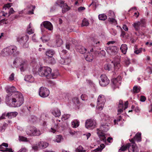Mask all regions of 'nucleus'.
Listing matches in <instances>:
<instances>
[{
	"label": "nucleus",
	"mask_w": 152,
	"mask_h": 152,
	"mask_svg": "<svg viewBox=\"0 0 152 152\" xmlns=\"http://www.w3.org/2000/svg\"><path fill=\"white\" fill-rule=\"evenodd\" d=\"M98 17L99 19L102 20H104L107 19V16L104 14L99 15Z\"/></svg>",
	"instance_id": "obj_40"
},
{
	"label": "nucleus",
	"mask_w": 152,
	"mask_h": 152,
	"mask_svg": "<svg viewBox=\"0 0 152 152\" xmlns=\"http://www.w3.org/2000/svg\"><path fill=\"white\" fill-rule=\"evenodd\" d=\"M141 133H137L135 135L134 138V140L137 142H140L141 141Z\"/></svg>",
	"instance_id": "obj_35"
},
{
	"label": "nucleus",
	"mask_w": 152,
	"mask_h": 152,
	"mask_svg": "<svg viewBox=\"0 0 152 152\" xmlns=\"http://www.w3.org/2000/svg\"><path fill=\"white\" fill-rule=\"evenodd\" d=\"M63 139L62 136L60 135L56 136V138L53 140L55 142H56L58 143L60 142L61 140Z\"/></svg>",
	"instance_id": "obj_38"
},
{
	"label": "nucleus",
	"mask_w": 152,
	"mask_h": 152,
	"mask_svg": "<svg viewBox=\"0 0 152 152\" xmlns=\"http://www.w3.org/2000/svg\"><path fill=\"white\" fill-rule=\"evenodd\" d=\"M2 52L6 55H16L19 53L17 50V47L15 45H11L4 48Z\"/></svg>",
	"instance_id": "obj_5"
},
{
	"label": "nucleus",
	"mask_w": 152,
	"mask_h": 152,
	"mask_svg": "<svg viewBox=\"0 0 152 152\" xmlns=\"http://www.w3.org/2000/svg\"><path fill=\"white\" fill-rule=\"evenodd\" d=\"M18 114L17 112H8L6 114L5 116H7L9 118L11 119L15 117Z\"/></svg>",
	"instance_id": "obj_27"
},
{
	"label": "nucleus",
	"mask_w": 152,
	"mask_h": 152,
	"mask_svg": "<svg viewBox=\"0 0 152 152\" xmlns=\"http://www.w3.org/2000/svg\"><path fill=\"white\" fill-rule=\"evenodd\" d=\"M49 61L48 62L51 64H54L56 63V61L55 59L53 58H50L49 59Z\"/></svg>",
	"instance_id": "obj_50"
},
{
	"label": "nucleus",
	"mask_w": 152,
	"mask_h": 152,
	"mask_svg": "<svg viewBox=\"0 0 152 152\" xmlns=\"http://www.w3.org/2000/svg\"><path fill=\"white\" fill-rule=\"evenodd\" d=\"M39 92V96L42 98L48 97L50 94L49 90L47 88L43 87L40 88Z\"/></svg>",
	"instance_id": "obj_9"
},
{
	"label": "nucleus",
	"mask_w": 152,
	"mask_h": 152,
	"mask_svg": "<svg viewBox=\"0 0 152 152\" xmlns=\"http://www.w3.org/2000/svg\"><path fill=\"white\" fill-rule=\"evenodd\" d=\"M27 151L28 150L27 148L23 146H22L19 151V152H27Z\"/></svg>",
	"instance_id": "obj_51"
},
{
	"label": "nucleus",
	"mask_w": 152,
	"mask_h": 152,
	"mask_svg": "<svg viewBox=\"0 0 152 152\" xmlns=\"http://www.w3.org/2000/svg\"><path fill=\"white\" fill-rule=\"evenodd\" d=\"M56 4L61 7H62V12L63 13L68 11L70 9L67 4L66 3H64V2L63 1L57 0L56 2Z\"/></svg>",
	"instance_id": "obj_10"
},
{
	"label": "nucleus",
	"mask_w": 152,
	"mask_h": 152,
	"mask_svg": "<svg viewBox=\"0 0 152 152\" xmlns=\"http://www.w3.org/2000/svg\"><path fill=\"white\" fill-rule=\"evenodd\" d=\"M129 152H138L139 150L138 147L134 143L132 145L130 144L129 147Z\"/></svg>",
	"instance_id": "obj_21"
},
{
	"label": "nucleus",
	"mask_w": 152,
	"mask_h": 152,
	"mask_svg": "<svg viewBox=\"0 0 152 152\" xmlns=\"http://www.w3.org/2000/svg\"><path fill=\"white\" fill-rule=\"evenodd\" d=\"M24 80L27 82L32 83L34 81L33 77L31 75H26L24 79Z\"/></svg>",
	"instance_id": "obj_28"
},
{
	"label": "nucleus",
	"mask_w": 152,
	"mask_h": 152,
	"mask_svg": "<svg viewBox=\"0 0 152 152\" xmlns=\"http://www.w3.org/2000/svg\"><path fill=\"white\" fill-rule=\"evenodd\" d=\"M88 52L86 53L84 55L85 59L88 61H91L94 59L92 53H91L89 50L88 49Z\"/></svg>",
	"instance_id": "obj_19"
},
{
	"label": "nucleus",
	"mask_w": 152,
	"mask_h": 152,
	"mask_svg": "<svg viewBox=\"0 0 152 152\" xmlns=\"http://www.w3.org/2000/svg\"><path fill=\"white\" fill-rule=\"evenodd\" d=\"M83 148L82 146L80 145L77 147L75 150L76 152H85V151L83 150Z\"/></svg>",
	"instance_id": "obj_46"
},
{
	"label": "nucleus",
	"mask_w": 152,
	"mask_h": 152,
	"mask_svg": "<svg viewBox=\"0 0 152 152\" xmlns=\"http://www.w3.org/2000/svg\"><path fill=\"white\" fill-rule=\"evenodd\" d=\"M73 102L75 104H79L80 102L78 99L77 97H75L72 99Z\"/></svg>",
	"instance_id": "obj_52"
},
{
	"label": "nucleus",
	"mask_w": 152,
	"mask_h": 152,
	"mask_svg": "<svg viewBox=\"0 0 152 152\" xmlns=\"http://www.w3.org/2000/svg\"><path fill=\"white\" fill-rule=\"evenodd\" d=\"M146 71L148 73L151 74L152 73V68L150 67H147L146 70Z\"/></svg>",
	"instance_id": "obj_54"
},
{
	"label": "nucleus",
	"mask_w": 152,
	"mask_h": 152,
	"mask_svg": "<svg viewBox=\"0 0 152 152\" xmlns=\"http://www.w3.org/2000/svg\"><path fill=\"white\" fill-rule=\"evenodd\" d=\"M130 145V144L128 143L125 145H123L121 147V149H119V150H121L122 151H126L128 148L129 149V147Z\"/></svg>",
	"instance_id": "obj_41"
},
{
	"label": "nucleus",
	"mask_w": 152,
	"mask_h": 152,
	"mask_svg": "<svg viewBox=\"0 0 152 152\" xmlns=\"http://www.w3.org/2000/svg\"><path fill=\"white\" fill-rule=\"evenodd\" d=\"M51 113L54 116L56 117H59L60 116L61 114L60 110L56 108L52 110Z\"/></svg>",
	"instance_id": "obj_26"
},
{
	"label": "nucleus",
	"mask_w": 152,
	"mask_h": 152,
	"mask_svg": "<svg viewBox=\"0 0 152 152\" xmlns=\"http://www.w3.org/2000/svg\"><path fill=\"white\" fill-rule=\"evenodd\" d=\"M96 125V121L91 119L87 120L85 122V126L87 129H93L95 127Z\"/></svg>",
	"instance_id": "obj_11"
},
{
	"label": "nucleus",
	"mask_w": 152,
	"mask_h": 152,
	"mask_svg": "<svg viewBox=\"0 0 152 152\" xmlns=\"http://www.w3.org/2000/svg\"><path fill=\"white\" fill-rule=\"evenodd\" d=\"M10 7V4L8 3L4 5L3 7V10H8V13L6 11L5 12L4 11L0 12V23H3V24H6L7 22L6 21H5L4 17H9L11 14L13 13L14 12V11L12 8H10L9 10Z\"/></svg>",
	"instance_id": "obj_3"
},
{
	"label": "nucleus",
	"mask_w": 152,
	"mask_h": 152,
	"mask_svg": "<svg viewBox=\"0 0 152 152\" xmlns=\"http://www.w3.org/2000/svg\"><path fill=\"white\" fill-rule=\"evenodd\" d=\"M140 100L141 102H144L146 100V98L144 96H142L140 97Z\"/></svg>",
	"instance_id": "obj_59"
},
{
	"label": "nucleus",
	"mask_w": 152,
	"mask_h": 152,
	"mask_svg": "<svg viewBox=\"0 0 152 152\" xmlns=\"http://www.w3.org/2000/svg\"><path fill=\"white\" fill-rule=\"evenodd\" d=\"M54 53L55 52L54 51L52 50H48L46 52V54L48 57L51 58L53 56Z\"/></svg>",
	"instance_id": "obj_36"
},
{
	"label": "nucleus",
	"mask_w": 152,
	"mask_h": 152,
	"mask_svg": "<svg viewBox=\"0 0 152 152\" xmlns=\"http://www.w3.org/2000/svg\"><path fill=\"white\" fill-rule=\"evenodd\" d=\"M102 150V149H101L99 147H98V148H97L96 149H94V151L95 152H101Z\"/></svg>",
	"instance_id": "obj_60"
},
{
	"label": "nucleus",
	"mask_w": 152,
	"mask_h": 152,
	"mask_svg": "<svg viewBox=\"0 0 152 152\" xmlns=\"http://www.w3.org/2000/svg\"><path fill=\"white\" fill-rule=\"evenodd\" d=\"M28 66L27 62L26 61H22L20 64V69L21 71H24Z\"/></svg>",
	"instance_id": "obj_23"
},
{
	"label": "nucleus",
	"mask_w": 152,
	"mask_h": 152,
	"mask_svg": "<svg viewBox=\"0 0 152 152\" xmlns=\"http://www.w3.org/2000/svg\"><path fill=\"white\" fill-rule=\"evenodd\" d=\"M59 126L60 125L59 124H57L56 125H55V129L51 128L50 130V131L54 133H56L57 132V130L59 128Z\"/></svg>",
	"instance_id": "obj_39"
},
{
	"label": "nucleus",
	"mask_w": 152,
	"mask_h": 152,
	"mask_svg": "<svg viewBox=\"0 0 152 152\" xmlns=\"http://www.w3.org/2000/svg\"><path fill=\"white\" fill-rule=\"evenodd\" d=\"M8 144L7 143H3L0 145V151H4L5 148L8 147Z\"/></svg>",
	"instance_id": "obj_34"
},
{
	"label": "nucleus",
	"mask_w": 152,
	"mask_h": 152,
	"mask_svg": "<svg viewBox=\"0 0 152 152\" xmlns=\"http://www.w3.org/2000/svg\"><path fill=\"white\" fill-rule=\"evenodd\" d=\"M118 118L116 120L115 119L114 120V122L115 124H116V121H119L122 119V117L121 115H118Z\"/></svg>",
	"instance_id": "obj_56"
},
{
	"label": "nucleus",
	"mask_w": 152,
	"mask_h": 152,
	"mask_svg": "<svg viewBox=\"0 0 152 152\" xmlns=\"http://www.w3.org/2000/svg\"><path fill=\"white\" fill-rule=\"evenodd\" d=\"M124 110V103L121 100H120L118 104V115L123 112Z\"/></svg>",
	"instance_id": "obj_20"
},
{
	"label": "nucleus",
	"mask_w": 152,
	"mask_h": 152,
	"mask_svg": "<svg viewBox=\"0 0 152 152\" xmlns=\"http://www.w3.org/2000/svg\"><path fill=\"white\" fill-rule=\"evenodd\" d=\"M112 65L110 64H107L105 65L104 68L106 70L110 71L112 70Z\"/></svg>",
	"instance_id": "obj_37"
},
{
	"label": "nucleus",
	"mask_w": 152,
	"mask_h": 152,
	"mask_svg": "<svg viewBox=\"0 0 152 152\" xmlns=\"http://www.w3.org/2000/svg\"><path fill=\"white\" fill-rule=\"evenodd\" d=\"M145 19L141 20L140 21L134 23L133 24L135 30H138L141 27L145 26Z\"/></svg>",
	"instance_id": "obj_15"
},
{
	"label": "nucleus",
	"mask_w": 152,
	"mask_h": 152,
	"mask_svg": "<svg viewBox=\"0 0 152 152\" xmlns=\"http://www.w3.org/2000/svg\"><path fill=\"white\" fill-rule=\"evenodd\" d=\"M39 148L44 149L46 148L49 145V143L46 142L40 141L38 143Z\"/></svg>",
	"instance_id": "obj_22"
},
{
	"label": "nucleus",
	"mask_w": 152,
	"mask_h": 152,
	"mask_svg": "<svg viewBox=\"0 0 152 152\" xmlns=\"http://www.w3.org/2000/svg\"><path fill=\"white\" fill-rule=\"evenodd\" d=\"M28 37L27 35L25 36H19L17 37L16 40L20 45H21L24 48L28 47Z\"/></svg>",
	"instance_id": "obj_6"
},
{
	"label": "nucleus",
	"mask_w": 152,
	"mask_h": 152,
	"mask_svg": "<svg viewBox=\"0 0 152 152\" xmlns=\"http://www.w3.org/2000/svg\"><path fill=\"white\" fill-rule=\"evenodd\" d=\"M71 45L70 44L67 42L66 44V48L68 50H69Z\"/></svg>",
	"instance_id": "obj_62"
},
{
	"label": "nucleus",
	"mask_w": 152,
	"mask_h": 152,
	"mask_svg": "<svg viewBox=\"0 0 152 152\" xmlns=\"http://www.w3.org/2000/svg\"><path fill=\"white\" fill-rule=\"evenodd\" d=\"M91 53H94L95 56H96L99 54V52L96 50H94L93 48L89 49Z\"/></svg>",
	"instance_id": "obj_49"
},
{
	"label": "nucleus",
	"mask_w": 152,
	"mask_h": 152,
	"mask_svg": "<svg viewBox=\"0 0 152 152\" xmlns=\"http://www.w3.org/2000/svg\"><path fill=\"white\" fill-rule=\"evenodd\" d=\"M19 140L20 141L23 142H28L29 141L27 138L22 136L19 137Z\"/></svg>",
	"instance_id": "obj_44"
},
{
	"label": "nucleus",
	"mask_w": 152,
	"mask_h": 152,
	"mask_svg": "<svg viewBox=\"0 0 152 152\" xmlns=\"http://www.w3.org/2000/svg\"><path fill=\"white\" fill-rule=\"evenodd\" d=\"M5 151H8L9 152H13L11 148H5Z\"/></svg>",
	"instance_id": "obj_64"
},
{
	"label": "nucleus",
	"mask_w": 152,
	"mask_h": 152,
	"mask_svg": "<svg viewBox=\"0 0 152 152\" xmlns=\"http://www.w3.org/2000/svg\"><path fill=\"white\" fill-rule=\"evenodd\" d=\"M6 102L7 104L13 107L20 106L24 102V99L20 92H16L12 97L9 98L8 95L6 96Z\"/></svg>",
	"instance_id": "obj_1"
},
{
	"label": "nucleus",
	"mask_w": 152,
	"mask_h": 152,
	"mask_svg": "<svg viewBox=\"0 0 152 152\" xmlns=\"http://www.w3.org/2000/svg\"><path fill=\"white\" fill-rule=\"evenodd\" d=\"M35 8V6L31 5L29 7L30 9L32 10H29L28 11V13L29 14H34V10Z\"/></svg>",
	"instance_id": "obj_47"
},
{
	"label": "nucleus",
	"mask_w": 152,
	"mask_h": 152,
	"mask_svg": "<svg viewBox=\"0 0 152 152\" xmlns=\"http://www.w3.org/2000/svg\"><path fill=\"white\" fill-rule=\"evenodd\" d=\"M99 83L102 86H106L110 82V80L108 79L106 75L104 74L102 75L100 78Z\"/></svg>",
	"instance_id": "obj_8"
},
{
	"label": "nucleus",
	"mask_w": 152,
	"mask_h": 152,
	"mask_svg": "<svg viewBox=\"0 0 152 152\" xmlns=\"http://www.w3.org/2000/svg\"><path fill=\"white\" fill-rule=\"evenodd\" d=\"M76 49L77 51L81 54L85 53L87 50L85 48L80 45L76 46Z\"/></svg>",
	"instance_id": "obj_24"
},
{
	"label": "nucleus",
	"mask_w": 152,
	"mask_h": 152,
	"mask_svg": "<svg viewBox=\"0 0 152 152\" xmlns=\"http://www.w3.org/2000/svg\"><path fill=\"white\" fill-rule=\"evenodd\" d=\"M142 48H140L139 50H134V53L136 54H138L141 53L142 52Z\"/></svg>",
	"instance_id": "obj_58"
},
{
	"label": "nucleus",
	"mask_w": 152,
	"mask_h": 152,
	"mask_svg": "<svg viewBox=\"0 0 152 152\" xmlns=\"http://www.w3.org/2000/svg\"><path fill=\"white\" fill-rule=\"evenodd\" d=\"M63 41L60 38L57 39L56 41V45L57 47H59L63 44Z\"/></svg>",
	"instance_id": "obj_33"
},
{
	"label": "nucleus",
	"mask_w": 152,
	"mask_h": 152,
	"mask_svg": "<svg viewBox=\"0 0 152 152\" xmlns=\"http://www.w3.org/2000/svg\"><path fill=\"white\" fill-rule=\"evenodd\" d=\"M89 24L88 20L86 19H84L83 20L82 26H87Z\"/></svg>",
	"instance_id": "obj_48"
},
{
	"label": "nucleus",
	"mask_w": 152,
	"mask_h": 152,
	"mask_svg": "<svg viewBox=\"0 0 152 152\" xmlns=\"http://www.w3.org/2000/svg\"><path fill=\"white\" fill-rule=\"evenodd\" d=\"M105 49L107 52L111 56H114L117 53V47L115 46L106 47Z\"/></svg>",
	"instance_id": "obj_12"
},
{
	"label": "nucleus",
	"mask_w": 152,
	"mask_h": 152,
	"mask_svg": "<svg viewBox=\"0 0 152 152\" xmlns=\"http://www.w3.org/2000/svg\"><path fill=\"white\" fill-rule=\"evenodd\" d=\"M127 49V46L125 44H122L120 48L122 53L124 54L126 53Z\"/></svg>",
	"instance_id": "obj_30"
},
{
	"label": "nucleus",
	"mask_w": 152,
	"mask_h": 152,
	"mask_svg": "<svg viewBox=\"0 0 152 152\" xmlns=\"http://www.w3.org/2000/svg\"><path fill=\"white\" fill-rule=\"evenodd\" d=\"M33 149L35 151H37L38 150L39 148V146L38 145V144L34 145H33L32 147Z\"/></svg>",
	"instance_id": "obj_57"
},
{
	"label": "nucleus",
	"mask_w": 152,
	"mask_h": 152,
	"mask_svg": "<svg viewBox=\"0 0 152 152\" xmlns=\"http://www.w3.org/2000/svg\"><path fill=\"white\" fill-rule=\"evenodd\" d=\"M42 25L47 29L50 31H52L53 29V26L51 23L48 21H45L42 22L41 24V26Z\"/></svg>",
	"instance_id": "obj_18"
},
{
	"label": "nucleus",
	"mask_w": 152,
	"mask_h": 152,
	"mask_svg": "<svg viewBox=\"0 0 152 152\" xmlns=\"http://www.w3.org/2000/svg\"><path fill=\"white\" fill-rule=\"evenodd\" d=\"M52 69L48 66L40 67L38 69V72L39 75L41 77H46L48 78H55L57 76V74L51 73Z\"/></svg>",
	"instance_id": "obj_2"
},
{
	"label": "nucleus",
	"mask_w": 152,
	"mask_h": 152,
	"mask_svg": "<svg viewBox=\"0 0 152 152\" xmlns=\"http://www.w3.org/2000/svg\"><path fill=\"white\" fill-rule=\"evenodd\" d=\"M108 16L109 17L108 18H115V14L111 10L109 11Z\"/></svg>",
	"instance_id": "obj_45"
},
{
	"label": "nucleus",
	"mask_w": 152,
	"mask_h": 152,
	"mask_svg": "<svg viewBox=\"0 0 152 152\" xmlns=\"http://www.w3.org/2000/svg\"><path fill=\"white\" fill-rule=\"evenodd\" d=\"M34 127V126H30L27 127L26 129V134L28 135L32 136Z\"/></svg>",
	"instance_id": "obj_25"
},
{
	"label": "nucleus",
	"mask_w": 152,
	"mask_h": 152,
	"mask_svg": "<svg viewBox=\"0 0 152 152\" xmlns=\"http://www.w3.org/2000/svg\"><path fill=\"white\" fill-rule=\"evenodd\" d=\"M109 124H101L100 127L97 129V134L102 141L105 142L106 137L104 132H107L109 129Z\"/></svg>",
	"instance_id": "obj_4"
},
{
	"label": "nucleus",
	"mask_w": 152,
	"mask_h": 152,
	"mask_svg": "<svg viewBox=\"0 0 152 152\" xmlns=\"http://www.w3.org/2000/svg\"><path fill=\"white\" fill-rule=\"evenodd\" d=\"M33 131L32 136H39L43 133V132L40 131L39 129L35 127Z\"/></svg>",
	"instance_id": "obj_29"
},
{
	"label": "nucleus",
	"mask_w": 152,
	"mask_h": 152,
	"mask_svg": "<svg viewBox=\"0 0 152 152\" xmlns=\"http://www.w3.org/2000/svg\"><path fill=\"white\" fill-rule=\"evenodd\" d=\"M71 61V58L70 56L66 57L65 58H61L59 62L60 64H69Z\"/></svg>",
	"instance_id": "obj_17"
},
{
	"label": "nucleus",
	"mask_w": 152,
	"mask_h": 152,
	"mask_svg": "<svg viewBox=\"0 0 152 152\" xmlns=\"http://www.w3.org/2000/svg\"><path fill=\"white\" fill-rule=\"evenodd\" d=\"M41 39L42 40L43 42H46L48 41L49 40V38H46V37L43 36L41 37Z\"/></svg>",
	"instance_id": "obj_53"
},
{
	"label": "nucleus",
	"mask_w": 152,
	"mask_h": 152,
	"mask_svg": "<svg viewBox=\"0 0 152 152\" xmlns=\"http://www.w3.org/2000/svg\"><path fill=\"white\" fill-rule=\"evenodd\" d=\"M27 33L29 34H31L34 33V29L32 27L31 23L29 24L27 27Z\"/></svg>",
	"instance_id": "obj_31"
},
{
	"label": "nucleus",
	"mask_w": 152,
	"mask_h": 152,
	"mask_svg": "<svg viewBox=\"0 0 152 152\" xmlns=\"http://www.w3.org/2000/svg\"><path fill=\"white\" fill-rule=\"evenodd\" d=\"M110 32L113 35H115L117 34V32L113 28H112L110 31Z\"/></svg>",
	"instance_id": "obj_55"
},
{
	"label": "nucleus",
	"mask_w": 152,
	"mask_h": 152,
	"mask_svg": "<svg viewBox=\"0 0 152 152\" xmlns=\"http://www.w3.org/2000/svg\"><path fill=\"white\" fill-rule=\"evenodd\" d=\"M114 18H108V20L111 23L115 25L117 24V21Z\"/></svg>",
	"instance_id": "obj_43"
},
{
	"label": "nucleus",
	"mask_w": 152,
	"mask_h": 152,
	"mask_svg": "<svg viewBox=\"0 0 152 152\" xmlns=\"http://www.w3.org/2000/svg\"><path fill=\"white\" fill-rule=\"evenodd\" d=\"M121 76H118L116 78H113L112 80V82L113 83L112 87L114 89L118 87L121 84Z\"/></svg>",
	"instance_id": "obj_14"
},
{
	"label": "nucleus",
	"mask_w": 152,
	"mask_h": 152,
	"mask_svg": "<svg viewBox=\"0 0 152 152\" xmlns=\"http://www.w3.org/2000/svg\"><path fill=\"white\" fill-rule=\"evenodd\" d=\"M71 124L72 127L76 128L79 126V122L77 120H75L72 122Z\"/></svg>",
	"instance_id": "obj_32"
},
{
	"label": "nucleus",
	"mask_w": 152,
	"mask_h": 152,
	"mask_svg": "<svg viewBox=\"0 0 152 152\" xmlns=\"http://www.w3.org/2000/svg\"><path fill=\"white\" fill-rule=\"evenodd\" d=\"M140 90V88L139 86H135L133 88V91L134 93H138L139 92Z\"/></svg>",
	"instance_id": "obj_42"
},
{
	"label": "nucleus",
	"mask_w": 152,
	"mask_h": 152,
	"mask_svg": "<svg viewBox=\"0 0 152 152\" xmlns=\"http://www.w3.org/2000/svg\"><path fill=\"white\" fill-rule=\"evenodd\" d=\"M85 9V8L83 7H79L78 9V12H80L81 11Z\"/></svg>",
	"instance_id": "obj_63"
},
{
	"label": "nucleus",
	"mask_w": 152,
	"mask_h": 152,
	"mask_svg": "<svg viewBox=\"0 0 152 152\" xmlns=\"http://www.w3.org/2000/svg\"><path fill=\"white\" fill-rule=\"evenodd\" d=\"M14 74L12 73L9 77V79L10 80H13L14 79Z\"/></svg>",
	"instance_id": "obj_61"
},
{
	"label": "nucleus",
	"mask_w": 152,
	"mask_h": 152,
	"mask_svg": "<svg viewBox=\"0 0 152 152\" xmlns=\"http://www.w3.org/2000/svg\"><path fill=\"white\" fill-rule=\"evenodd\" d=\"M6 89L7 93L8 94L6 96H7L8 95L9 96V98H10L11 96L12 95V96L14 95L15 92H19V91H17L15 88L12 86L10 87L7 86L6 88Z\"/></svg>",
	"instance_id": "obj_13"
},
{
	"label": "nucleus",
	"mask_w": 152,
	"mask_h": 152,
	"mask_svg": "<svg viewBox=\"0 0 152 152\" xmlns=\"http://www.w3.org/2000/svg\"><path fill=\"white\" fill-rule=\"evenodd\" d=\"M117 59H115L112 62V65L114 66V69L115 71H117L118 70L121 68V65L120 64V58L119 56L118 57Z\"/></svg>",
	"instance_id": "obj_16"
},
{
	"label": "nucleus",
	"mask_w": 152,
	"mask_h": 152,
	"mask_svg": "<svg viewBox=\"0 0 152 152\" xmlns=\"http://www.w3.org/2000/svg\"><path fill=\"white\" fill-rule=\"evenodd\" d=\"M105 102V96L102 95H99L97 99L96 106L97 109L99 110H102Z\"/></svg>",
	"instance_id": "obj_7"
}]
</instances>
